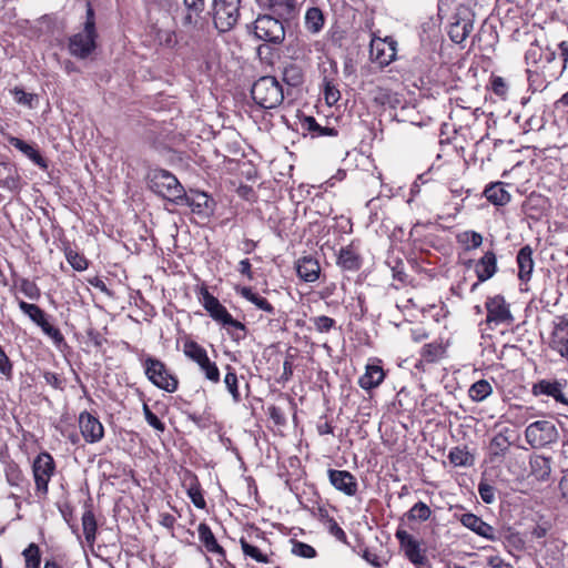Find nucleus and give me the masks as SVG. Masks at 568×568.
Returning a JSON list of instances; mask_svg holds the SVG:
<instances>
[{"instance_id":"1","label":"nucleus","mask_w":568,"mask_h":568,"mask_svg":"<svg viewBox=\"0 0 568 568\" xmlns=\"http://www.w3.org/2000/svg\"><path fill=\"white\" fill-rule=\"evenodd\" d=\"M150 187L153 192L175 204H190L184 187L179 180L166 170H153L150 175Z\"/></svg>"},{"instance_id":"2","label":"nucleus","mask_w":568,"mask_h":568,"mask_svg":"<svg viewBox=\"0 0 568 568\" xmlns=\"http://www.w3.org/2000/svg\"><path fill=\"white\" fill-rule=\"evenodd\" d=\"M251 94L256 104L264 109H274L284 100L283 87L276 78L266 75L254 82Z\"/></svg>"},{"instance_id":"3","label":"nucleus","mask_w":568,"mask_h":568,"mask_svg":"<svg viewBox=\"0 0 568 568\" xmlns=\"http://www.w3.org/2000/svg\"><path fill=\"white\" fill-rule=\"evenodd\" d=\"M240 0H214L213 24L220 33L232 30L240 18Z\"/></svg>"},{"instance_id":"4","label":"nucleus","mask_w":568,"mask_h":568,"mask_svg":"<svg viewBox=\"0 0 568 568\" xmlns=\"http://www.w3.org/2000/svg\"><path fill=\"white\" fill-rule=\"evenodd\" d=\"M143 367L146 377L156 387L169 393L178 389V378L168 369L162 361L148 356L143 362Z\"/></svg>"},{"instance_id":"5","label":"nucleus","mask_w":568,"mask_h":568,"mask_svg":"<svg viewBox=\"0 0 568 568\" xmlns=\"http://www.w3.org/2000/svg\"><path fill=\"white\" fill-rule=\"evenodd\" d=\"M183 352L187 358L199 365L207 381L214 384L220 382L219 367L209 358L204 347L194 341H186L183 346Z\"/></svg>"},{"instance_id":"6","label":"nucleus","mask_w":568,"mask_h":568,"mask_svg":"<svg viewBox=\"0 0 568 568\" xmlns=\"http://www.w3.org/2000/svg\"><path fill=\"white\" fill-rule=\"evenodd\" d=\"M254 33L265 42L281 43L285 38L283 22L272 16H260L254 22Z\"/></svg>"},{"instance_id":"7","label":"nucleus","mask_w":568,"mask_h":568,"mask_svg":"<svg viewBox=\"0 0 568 568\" xmlns=\"http://www.w3.org/2000/svg\"><path fill=\"white\" fill-rule=\"evenodd\" d=\"M527 442L532 447H544L557 440L558 432L550 420H537L526 428Z\"/></svg>"},{"instance_id":"8","label":"nucleus","mask_w":568,"mask_h":568,"mask_svg":"<svg viewBox=\"0 0 568 568\" xmlns=\"http://www.w3.org/2000/svg\"><path fill=\"white\" fill-rule=\"evenodd\" d=\"M55 464L49 453H41L37 456L32 465V471L38 493L45 495L48 493L49 481L54 474Z\"/></svg>"},{"instance_id":"9","label":"nucleus","mask_w":568,"mask_h":568,"mask_svg":"<svg viewBox=\"0 0 568 568\" xmlns=\"http://www.w3.org/2000/svg\"><path fill=\"white\" fill-rule=\"evenodd\" d=\"M19 308L40 326L42 332L52 338L54 343L60 344L63 342L64 338L60 329L48 322L45 313L38 305L20 301Z\"/></svg>"},{"instance_id":"10","label":"nucleus","mask_w":568,"mask_h":568,"mask_svg":"<svg viewBox=\"0 0 568 568\" xmlns=\"http://www.w3.org/2000/svg\"><path fill=\"white\" fill-rule=\"evenodd\" d=\"M527 452L519 447H514L503 455V463L507 469L508 476L505 479L508 481L520 480L527 474Z\"/></svg>"},{"instance_id":"11","label":"nucleus","mask_w":568,"mask_h":568,"mask_svg":"<svg viewBox=\"0 0 568 568\" xmlns=\"http://www.w3.org/2000/svg\"><path fill=\"white\" fill-rule=\"evenodd\" d=\"M97 31H88L83 29L81 32L73 34L69 39V52L71 55L85 59L95 49Z\"/></svg>"},{"instance_id":"12","label":"nucleus","mask_w":568,"mask_h":568,"mask_svg":"<svg viewBox=\"0 0 568 568\" xmlns=\"http://www.w3.org/2000/svg\"><path fill=\"white\" fill-rule=\"evenodd\" d=\"M79 427L87 443H98L104 436V428L101 422L88 412H82L79 415Z\"/></svg>"},{"instance_id":"13","label":"nucleus","mask_w":568,"mask_h":568,"mask_svg":"<svg viewBox=\"0 0 568 568\" xmlns=\"http://www.w3.org/2000/svg\"><path fill=\"white\" fill-rule=\"evenodd\" d=\"M199 300L202 303L204 310L210 316L221 323L222 325L230 320L232 316L226 307L220 303V301L213 296L205 286H202L199 292Z\"/></svg>"},{"instance_id":"14","label":"nucleus","mask_w":568,"mask_h":568,"mask_svg":"<svg viewBox=\"0 0 568 568\" xmlns=\"http://www.w3.org/2000/svg\"><path fill=\"white\" fill-rule=\"evenodd\" d=\"M329 483L338 491L346 496H355L358 490V484L353 474L347 470L328 469Z\"/></svg>"},{"instance_id":"15","label":"nucleus","mask_w":568,"mask_h":568,"mask_svg":"<svg viewBox=\"0 0 568 568\" xmlns=\"http://www.w3.org/2000/svg\"><path fill=\"white\" fill-rule=\"evenodd\" d=\"M473 22L469 12L465 9L459 11L449 26L448 36L455 43H462L471 32Z\"/></svg>"},{"instance_id":"16","label":"nucleus","mask_w":568,"mask_h":568,"mask_svg":"<svg viewBox=\"0 0 568 568\" xmlns=\"http://www.w3.org/2000/svg\"><path fill=\"white\" fill-rule=\"evenodd\" d=\"M396 538L405 550V555L414 565L419 566L425 562L426 558L420 551L419 544L410 534L399 529L396 531Z\"/></svg>"},{"instance_id":"17","label":"nucleus","mask_w":568,"mask_h":568,"mask_svg":"<svg viewBox=\"0 0 568 568\" xmlns=\"http://www.w3.org/2000/svg\"><path fill=\"white\" fill-rule=\"evenodd\" d=\"M550 347L558 352L561 357L568 358V320L561 318L556 323L551 335Z\"/></svg>"},{"instance_id":"18","label":"nucleus","mask_w":568,"mask_h":568,"mask_svg":"<svg viewBox=\"0 0 568 568\" xmlns=\"http://www.w3.org/2000/svg\"><path fill=\"white\" fill-rule=\"evenodd\" d=\"M385 379V371L378 364H367L365 373L358 378V385L364 390L378 387Z\"/></svg>"},{"instance_id":"19","label":"nucleus","mask_w":568,"mask_h":568,"mask_svg":"<svg viewBox=\"0 0 568 568\" xmlns=\"http://www.w3.org/2000/svg\"><path fill=\"white\" fill-rule=\"evenodd\" d=\"M337 265L345 271L355 272L362 266V257L353 243L339 250Z\"/></svg>"},{"instance_id":"20","label":"nucleus","mask_w":568,"mask_h":568,"mask_svg":"<svg viewBox=\"0 0 568 568\" xmlns=\"http://www.w3.org/2000/svg\"><path fill=\"white\" fill-rule=\"evenodd\" d=\"M296 272L305 282H315L320 277L321 266L316 258L307 255L296 262Z\"/></svg>"},{"instance_id":"21","label":"nucleus","mask_w":568,"mask_h":568,"mask_svg":"<svg viewBox=\"0 0 568 568\" xmlns=\"http://www.w3.org/2000/svg\"><path fill=\"white\" fill-rule=\"evenodd\" d=\"M561 384L557 381L550 382L542 379L534 385L532 393L535 395H547L554 397L557 402L568 405V399L562 394Z\"/></svg>"},{"instance_id":"22","label":"nucleus","mask_w":568,"mask_h":568,"mask_svg":"<svg viewBox=\"0 0 568 568\" xmlns=\"http://www.w3.org/2000/svg\"><path fill=\"white\" fill-rule=\"evenodd\" d=\"M517 265L519 280L524 282L529 281L535 265L530 246L526 245L519 250L517 254Z\"/></svg>"},{"instance_id":"23","label":"nucleus","mask_w":568,"mask_h":568,"mask_svg":"<svg viewBox=\"0 0 568 568\" xmlns=\"http://www.w3.org/2000/svg\"><path fill=\"white\" fill-rule=\"evenodd\" d=\"M199 538L209 552L216 554L225 559V550L219 545L209 525L201 523L197 527Z\"/></svg>"},{"instance_id":"24","label":"nucleus","mask_w":568,"mask_h":568,"mask_svg":"<svg viewBox=\"0 0 568 568\" xmlns=\"http://www.w3.org/2000/svg\"><path fill=\"white\" fill-rule=\"evenodd\" d=\"M460 523L469 528L470 530L475 531L479 536L486 537V538H493L494 535V527L483 521L479 517H477L474 514H464L460 517Z\"/></svg>"},{"instance_id":"25","label":"nucleus","mask_w":568,"mask_h":568,"mask_svg":"<svg viewBox=\"0 0 568 568\" xmlns=\"http://www.w3.org/2000/svg\"><path fill=\"white\" fill-rule=\"evenodd\" d=\"M9 143L21 151L26 156H28L33 163H36L38 166L45 169L47 162L41 156V154L36 150L32 145L28 144L23 140L16 138V136H9L8 138Z\"/></svg>"},{"instance_id":"26","label":"nucleus","mask_w":568,"mask_h":568,"mask_svg":"<svg viewBox=\"0 0 568 568\" xmlns=\"http://www.w3.org/2000/svg\"><path fill=\"white\" fill-rule=\"evenodd\" d=\"M496 271V256L493 252H487L476 264L475 272L480 282L490 278Z\"/></svg>"},{"instance_id":"27","label":"nucleus","mask_w":568,"mask_h":568,"mask_svg":"<svg viewBox=\"0 0 568 568\" xmlns=\"http://www.w3.org/2000/svg\"><path fill=\"white\" fill-rule=\"evenodd\" d=\"M530 464V475H532L538 480H545L548 478L551 467L550 459L544 456H534L529 460Z\"/></svg>"},{"instance_id":"28","label":"nucleus","mask_w":568,"mask_h":568,"mask_svg":"<svg viewBox=\"0 0 568 568\" xmlns=\"http://www.w3.org/2000/svg\"><path fill=\"white\" fill-rule=\"evenodd\" d=\"M302 129L312 133L313 136H335L337 131L334 128L322 126L313 116H304L301 121Z\"/></svg>"},{"instance_id":"29","label":"nucleus","mask_w":568,"mask_h":568,"mask_svg":"<svg viewBox=\"0 0 568 568\" xmlns=\"http://www.w3.org/2000/svg\"><path fill=\"white\" fill-rule=\"evenodd\" d=\"M446 347L442 343H429L423 346L420 356L426 363H436L445 357Z\"/></svg>"},{"instance_id":"30","label":"nucleus","mask_w":568,"mask_h":568,"mask_svg":"<svg viewBox=\"0 0 568 568\" xmlns=\"http://www.w3.org/2000/svg\"><path fill=\"white\" fill-rule=\"evenodd\" d=\"M239 293L242 297L253 303L257 308L270 314L274 313V306L266 298L258 295L257 293H254L251 287H241Z\"/></svg>"},{"instance_id":"31","label":"nucleus","mask_w":568,"mask_h":568,"mask_svg":"<svg viewBox=\"0 0 568 568\" xmlns=\"http://www.w3.org/2000/svg\"><path fill=\"white\" fill-rule=\"evenodd\" d=\"M82 529L87 544L93 546L97 534V520L91 510H85L82 515Z\"/></svg>"},{"instance_id":"32","label":"nucleus","mask_w":568,"mask_h":568,"mask_svg":"<svg viewBox=\"0 0 568 568\" xmlns=\"http://www.w3.org/2000/svg\"><path fill=\"white\" fill-rule=\"evenodd\" d=\"M486 308H487L486 327L481 328L483 338L486 339L487 342L489 339V341H491V344H494V341H493L494 336H493V334H490L488 332V329L493 331L490 325L493 323H497V303L494 297H489L487 300Z\"/></svg>"},{"instance_id":"33","label":"nucleus","mask_w":568,"mask_h":568,"mask_svg":"<svg viewBox=\"0 0 568 568\" xmlns=\"http://www.w3.org/2000/svg\"><path fill=\"white\" fill-rule=\"evenodd\" d=\"M305 24L308 31L316 33L318 32L324 24V17L322 11L318 8H310L306 11L305 16Z\"/></svg>"},{"instance_id":"34","label":"nucleus","mask_w":568,"mask_h":568,"mask_svg":"<svg viewBox=\"0 0 568 568\" xmlns=\"http://www.w3.org/2000/svg\"><path fill=\"white\" fill-rule=\"evenodd\" d=\"M223 326L226 328L227 334L231 336V338L240 343L246 337V327L243 323L240 321L233 318V316L227 320Z\"/></svg>"},{"instance_id":"35","label":"nucleus","mask_w":568,"mask_h":568,"mask_svg":"<svg viewBox=\"0 0 568 568\" xmlns=\"http://www.w3.org/2000/svg\"><path fill=\"white\" fill-rule=\"evenodd\" d=\"M497 141L494 139H490L488 135L485 138H481L476 143L475 153L477 156L480 158L481 162L486 161H493V154L489 152L490 148L496 146Z\"/></svg>"},{"instance_id":"36","label":"nucleus","mask_w":568,"mask_h":568,"mask_svg":"<svg viewBox=\"0 0 568 568\" xmlns=\"http://www.w3.org/2000/svg\"><path fill=\"white\" fill-rule=\"evenodd\" d=\"M226 374L224 377V384L232 395L234 402H240L241 394L239 392V381L235 371L231 366H226Z\"/></svg>"},{"instance_id":"37","label":"nucleus","mask_w":568,"mask_h":568,"mask_svg":"<svg viewBox=\"0 0 568 568\" xmlns=\"http://www.w3.org/2000/svg\"><path fill=\"white\" fill-rule=\"evenodd\" d=\"M271 10L278 17L291 16L295 9V0H268Z\"/></svg>"},{"instance_id":"38","label":"nucleus","mask_w":568,"mask_h":568,"mask_svg":"<svg viewBox=\"0 0 568 568\" xmlns=\"http://www.w3.org/2000/svg\"><path fill=\"white\" fill-rule=\"evenodd\" d=\"M27 568H40L41 557L37 544H30L22 552Z\"/></svg>"},{"instance_id":"39","label":"nucleus","mask_w":568,"mask_h":568,"mask_svg":"<svg viewBox=\"0 0 568 568\" xmlns=\"http://www.w3.org/2000/svg\"><path fill=\"white\" fill-rule=\"evenodd\" d=\"M432 515L430 508L423 501L416 503L406 514L409 520L426 521Z\"/></svg>"},{"instance_id":"40","label":"nucleus","mask_w":568,"mask_h":568,"mask_svg":"<svg viewBox=\"0 0 568 568\" xmlns=\"http://www.w3.org/2000/svg\"><path fill=\"white\" fill-rule=\"evenodd\" d=\"M240 544H241V548L245 556L251 557L252 559H254L257 562H262V564L268 562L267 555L263 554L257 547L251 545L243 538L240 540Z\"/></svg>"},{"instance_id":"41","label":"nucleus","mask_w":568,"mask_h":568,"mask_svg":"<svg viewBox=\"0 0 568 568\" xmlns=\"http://www.w3.org/2000/svg\"><path fill=\"white\" fill-rule=\"evenodd\" d=\"M65 258L75 271L81 272L88 268L87 258L70 247L65 248Z\"/></svg>"},{"instance_id":"42","label":"nucleus","mask_w":568,"mask_h":568,"mask_svg":"<svg viewBox=\"0 0 568 568\" xmlns=\"http://www.w3.org/2000/svg\"><path fill=\"white\" fill-rule=\"evenodd\" d=\"M457 239L458 242L463 244L467 250L476 248L483 242L481 235L473 231L463 232L458 234Z\"/></svg>"},{"instance_id":"43","label":"nucleus","mask_w":568,"mask_h":568,"mask_svg":"<svg viewBox=\"0 0 568 568\" xmlns=\"http://www.w3.org/2000/svg\"><path fill=\"white\" fill-rule=\"evenodd\" d=\"M448 458L454 466H467L473 463V456L458 447L450 450Z\"/></svg>"},{"instance_id":"44","label":"nucleus","mask_w":568,"mask_h":568,"mask_svg":"<svg viewBox=\"0 0 568 568\" xmlns=\"http://www.w3.org/2000/svg\"><path fill=\"white\" fill-rule=\"evenodd\" d=\"M491 393V386L486 381H478L471 385L469 395L475 400H483Z\"/></svg>"},{"instance_id":"45","label":"nucleus","mask_w":568,"mask_h":568,"mask_svg":"<svg viewBox=\"0 0 568 568\" xmlns=\"http://www.w3.org/2000/svg\"><path fill=\"white\" fill-rule=\"evenodd\" d=\"M311 322L314 325V328L318 333H328L331 329H333L336 325V322L334 318L328 317L326 315L315 316L311 318Z\"/></svg>"},{"instance_id":"46","label":"nucleus","mask_w":568,"mask_h":568,"mask_svg":"<svg viewBox=\"0 0 568 568\" xmlns=\"http://www.w3.org/2000/svg\"><path fill=\"white\" fill-rule=\"evenodd\" d=\"M292 552L295 556L307 559L314 558L316 556V550L311 545L297 540H292Z\"/></svg>"},{"instance_id":"47","label":"nucleus","mask_w":568,"mask_h":568,"mask_svg":"<svg viewBox=\"0 0 568 568\" xmlns=\"http://www.w3.org/2000/svg\"><path fill=\"white\" fill-rule=\"evenodd\" d=\"M324 98L328 105H334L341 99L339 90L327 79H324Z\"/></svg>"},{"instance_id":"48","label":"nucleus","mask_w":568,"mask_h":568,"mask_svg":"<svg viewBox=\"0 0 568 568\" xmlns=\"http://www.w3.org/2000/svg\"><path fill=\"white\" fill-rule=\"evenodd\" d=\"M187 495L194 506L200 509H204L206 506V501L202 495L200 485L197 481L193 483L190 488L187 489Z\"/></svg>"},{"instance_id":"49","label":"nucleus","mask_w":568,"mask_h":568,"mask_svg":"<svg viewBox=\"0 0 568 568\" xmlns=\"http://www.w3.org/2000/svg\"><path fill=\"white\" fill-rule=\"evenodd\" d=\"M488 475H489L488 470H485L483 480L480 481V484L478 486V491H479L481 499L485 503L490 504L494 500V487L487 483Z\"/></svg>"},{"instance_id":"50","label":"nucleus","mask_w":568,"mask_h":568,"mask_svg":"<svg viewBox=\"0 0 568 568\" xmlns=\"http://www.w3.org/2000/svg\"><path fill=\"white\" fill-rule=\"evenodd\" d=\"M11 93L13 94L17 103L29 108H33V101L37 99L36 94L27 93L21 88H14L13 90H11Z\"/></svg>"},{"instance_id":"51","label":"nucleus","mask_w":568,"mask_h":568,"mask_svg":"<svg viewBox=\"0 0 568 568\" xmlns=\"http://www.w3.org/2000/svg\"><path fill=\"white\" fill-rule=\"evenodd\" d=\"M143 414L144 417L150 426H152L154 429L163 433L165 430V425L163 422L160 420V418L152 413L148 404H143Z\"/></svg>"},{"instance_id":"52","label":"nucleus","mask_w":568,"mask_h":568,"mask_svg":"<svg viewBox=\"0 0 568 568\" xmlns=\"http://www.w3.org/2000/svg\"><path fill=\"white\" fill-rule=\"evenodd\" d=\"M20 291L31 300H38L40 297V290L36 283L23 278L20 283Z\"/></svg>"},{"instance_id":"53","label":"nucleus","mask_w":568,"mask_h":568,"mask_svg":"<svg viewBox=\"0 0 568 568\" xmlns=\"http://www.w3.org/2000/svg\"><path fill=\"white\" fill-rule=\"evenodd\" d=\"M6 477L10 486L20 487L24 480L22 471L17 466H9L6 471Z\"/></svg>"},{"instance_id":"54","label":"nucleus","mask_w":568,"mask_h":568,"mask_svg":"<svg viewBox=\"0 0 568 568\" xmlns=\"http://www.w3.org/2000/svg\"><path fill=\"white\" fill-rule=\"evenodd\" d=\"M381 43H382L381 41H378V42L373 41L372 52H374V49L376 48V50H377L376 59L379 61L381 64H388L395 58V49L393 47H389L388 48L389 52L385 53L384 50L378 49V45Z\"/></svg>"},{"instance_id":"55","label":"nucleus","mask_w":568,"mask_h":568,"mask_svg":"<svg viewBox=\"0 0 568 568\" xmlns=\"http://www.w3.org/2000/svg\"><path fill=\"white\" fill-rule=\"evenodd\" d=\"M0 373L7 378L12 376V363L0 346Z\"/></svg>"},{"instance_id":"56","label":"nucleus","mask_w":568,"mask_h":568,"mask_svg":"<svg viewBox=\"0 0 568 568\" xmlns=\"http://www.w3.org/2000/svg\"><path fill=\"white\" fill-rule=\"evenodd\" d=\"M514 321L513 315L504 300L499 297V324H511Z\"/></svg>"},{"instance_id":"57","label":"nucleus","mask_w":568,"mask_h":568,"mask_svg":"<svg viewBox=\"0 0 568 568\" xmlns=\"http://www.w3.org/2000/svg\"><path fill=\"white\" fill-rule=\"evenodd\" d=\"M483 195L494 205H497V182H490L486 185Z\"/></svg>"},{"instance_id":"58","label":"nucleus","mask_w":568,"mask_h":568,"mask_svg":"<svg viewBox=\"0 0 568 568\" xmlns=\"http://www.w3.org/2000/svg\"><path fill=\"white\" fill-rule=\"evenodd\" d=\"M183 2L185 8L196 13V16H200L205 8L204 0H183Z\"/></svg>"},{"instance_id":"59","label":"nucleus","mask_w":568,"mask_h":568,"mask_svg":"<svg viewBox=\"0 0 568 568\" xmlns=\"http://www.w3.org/2000/svg\"><path fill=\"white\" fill-rule=\"evenodd\" d=\"M85 30L97 31L95 30V20H94V11L90 3L87 4V20L84 22Z\"/></svg>"},{"instance_id":"60","label":"nucleus","mask_w":568,"mask_h":568,"mask_svg":"<svg viewBox=\"0 0 568 568\" xmlns=\"http://www.w3.org/2000/svg\"><path fill=\"white\" fill-rule=\"evenodd\" d=\"M200 16H196L193 11L187 10L185 16L182 18V26L184 28H192L197 24Z\"/></svg>"},{"instance_id":"61","label":"nucleus","mask_w":568,"mask_h":568,"mask_svg":"<svg viewBox=\"0 0 568 568\" xmlns=\"http://www.w3.org/2000/svg\"><path fill=\"white\" fill-rule=\"evenodd\" d=\"M329 531L341 541H344L346 539L345 531L338 526V524L334 519L329 520Z\"/></svg>"},{"instance_id":"62","label":"nucleus","mask_w":568,"mask_h":568,"mask_svg":"<svg viewBox=\"0 0 568 568\" xmlns=\"http://www.w3.org/2000/svg\"><path fill=\"white\" fill-rule=\"evenodd\" d=\"M44 379H45L47 384L53 386L54 388L61 387V379L59 378V376L55 373L47 372L44 374Z\"/></svg>"},{"instance_id":"63","label":"nucleus","mask_w":568,"mask_h":568,"mask_svg":"<svg viewBox=\"0 0 568 568\" xmlns=\"http://www.w3.org/2000/svg\"><path fill=\"white\" fill-rule=\"evenodd\" d=\"M239 272L241 274L247 276L250 280H252L253 274H252V271H251V263H250V261L247 258L242 260L239 263Z\"/></svg>"},{"instance_id":"64","label":"nucleus","mask_w":568,"mask_h":568,"mask_svg":"<svg viewBox=\"0 0 568 568\" xmlns=\"http://www.w3.org/2000/svg\"><path fill=\"white\" fill-rule=\"evenodd\" d=\"M363 557L366 561H368L374 567L378 568L382 566V562L379 561V557L369 550H365L363 554Z\"/></svg>"}]
</instances>
